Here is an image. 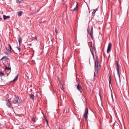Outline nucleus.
I'll return each instance as SVG.
<instances>
[{
	"label": "nucleus",
	"mask_w": 129,
	"mask_h": 129,
	"mask_svg": "<svg viewBox=\"0 0 129 129\" xmlns=\"http://www.w3.org/2000/svg\"><path fill=\"white\" fill-rule=\"evenodd\" d=\"M99 62L98 60V56H96L95 58V67L94 69L95 72L94 73V75H95V74H97L98 71L99 69V67L98 66Z\"/></svg>",
	"instance_id": "nucleus-1"
},
{
	"label": "nucleus",
	"mask_w": 129,
	"mask_h": 129,
	"mask_svg": "<svg viewBox=\"0 0 129 129\" xmlns=\"http://www.w3.org/2000/svg\"><path fill=\"white\" fill-rule=\"evenodd\" d=\"M93 27L91 26H89L88 29V31L89 34L90 35V38L92 39L93 38Z\"/></svg>",
	"instance_id": "nucleus-2"
},
{
	"label": "nucleus",
	"mask_w": 129,
	"mask_h": 129,
	"mask_svg": "<svg viewBox=\"0 0 129 129\" xmlns=\"http://www.w3.org/2000/svg\"><path fill=\"white\" fill-rule=\"evenodd\" d=\"M14 104H19L20 102V100L18 97H17L15 95L12 100Z\"/></svg>",
	"instance_id": "nucleus-3"
},
{
	"label": "nucleus",
	"mask_w": 129,
	"mask_h": 129,
	"mask_svg": "<svg viewBox=\"0 0 129 129\" xmlns=\"http://www.w3.org/2000/svg\"><path fill=\"white\" fill-rule=\"evenodd\" d=\"M91 44L90 47V50L91 52V54H92L93 57H94V55L93 54V51H95V49L94 48V47L93 44H92L91 42H90Z\"/></svg>",
	"instance_id": "nucleus-4"
},
{
	"label": "nucleus",
	"mask_w": 129,
	"mask_h": 129,
	"mask_svg": "<svg viewBox=\"0 0 129 129\" xmlns=\"http://www.w3.org/2000/svg\"><path fill=\"white\" fill-rule=\"evenodd\" d=\"M88 112V110L87 108L86 107L85 109V111L83 116V118L85 120L87 119V114Z\"/></svg>",
	"instance_id": "nucleus-5"
},
{
	"label": "nucleus",
	"mask_w": 129,
	"mask_h": 129,
	"mask_svg": "<svg viewBox=\"0 0 129 129\" xmlns=\"http://www.w3.org/2000/svg\"><path fill=\"white\" fill-rule=\"evenodd\" d=\"M116 70L118 74V75L119 76V81L120 82L121 80L120 79V74H119V66L118 62V61H116Z\"/></svg>",
	"instance_id": "nucleus-6"
},
{
	"label": "nucleus",
	"mask_w": 129,
	"mask_h": 129,
	"mask_svg": "<svg viewBox=\"0 0 129 129\" xmlns=\"http://www.w3.org/2000/svg\"><path fill=\"white\" fill-rule=\"evenodd\" d=\"M6 101L7 103V106L9 108H11L13 110V107H12L10 102V101L9 99H7L6 100Z\"/></svg>",
	"instance_id": "nucleus-7"
},
{
	"label": "nucleus",
	"mask_w": 129,
	"mask_h": 129,
	"mask_svg": "<svg viewBox=\"0 0 129 129\" xmlns=\"http://www.w3.org/2000/svg\"><path fill=\"white\" fill-rule=\"evenodd\" d=\"M112 47V45L110 43L108 44V46L107 48V52L108 53L110 51Z\"/></svg>",
	"instance_id": "nucleus-8"
},
{
	"label": "nucleus",
	"mask_w": 129,
	"mask_h": 129,
	"mask_svg": "<svg viewBox=\"0 0 129 129\" xmlns=\"http://www.w3.org/2000/svg\"><path fill=\"white\" fill-rule=\"evenodd\" d=\"M77 88L78 90L80 91L81 93H82V89L81 85L79 84L78 83L77 86Z\"/></svg>",
	"instance_id": "nucleus-9"
},
{
	"label": "nucleus",
	"mask_w": 129,
	"mask_h": 129,
	"mask_svg": "<svg viewBox=\"0 0 129 129\" xmlns=\"http://www.w3.org/2000/svg\"><path fill=\"white\" fill-rule=\"evenodd\" d=\"M18 41L19 43V46H20L21 45V44L22 43V39L20 37H19L18 38Z\"/></svg>",
	"instance_id": "nucleus-10"
},
{
	"label": "nucleus",
	"mask_w": 129,
	"mask_h": 129,
	"mask_svg": "<svg viewBox=\"0 0 129 129\" xmlns=\"http://www.w3.org/2000/svg\"><path fill=\"white\" fill-rule=\"evenodd\" d=\"M76 3L77 4V5L74 8V10H73V12H74L76 10H77L78 9V3L76 2Z\"/></svg>",
	"instance_id": "nucleus-11"
},
{
	"label": "nucleus",
	"mask_w": 129,
	"mask_h": 129,
	"mask_svg": "<svg viewBox=\"0 0 129 129\" xmlns=\"http://www.w3.org/2000/svg\"><path fill=\"white\" fill-rule=\"evenodd\" d=\"M3 17L4 19V20H6L7 18H10V16H6L5 15H3Z\"/></svg>",
	"instance_id": "nucleus-12"
},
{
	"label": "nucleus",
	"mask_w": 129,
	"mask_h": 129,
	"mask_svg": "<svg viewBox=\"0 0 129 129\" xmlns=\"http://www.w3.org/2000/svg\"><path fill=\"white\" fill-rule=\"evenodd\" d=\"M8 46H9V47L10 48V49L8 50V52L9 53H11V52L12 48H11V46L10 44H8Z\"/></svg>",
	"instance_id": "nucleus-13"
},
{
	"label": "nucleus",
	"mask_w": 129,
	"mask_h": 129,
	"mask_svg": "<svg viewBox=\"0 0 129 129\" xmlns=\"http://www.w3.org/2000/svg\"><path fill=\"white\" fill-rule=\"evenodd\" d=\"M29 95L30 96V98L32 100L34 99V95L32 94H29Z\"/></svg>",
	"instance_id": "nucleus-14"
},
{
	"label": "nucleus",
	"mask_w": 129,
	"mask_h": 129,
	"mask_svg": "<svg viewBox=\"0 0 129 129\" xmlns=\"http://www.w3.org/2000/svg\"><path fill=\"white\" fill-rule=\"evenodd\" d=\"M22 14V12L21 11H20L18 12V16H21Z\"/></svg>",
	"instance_id": "nucleus-15"
},
{
	"label": "nucleus",
	"mask_w": 129,
	"mask_h": 129,
	"mask_svg": "<svg viewBox=\"0 0 129 129\" xmlns=\"http://www.w3.org/2000/svg\"><path fill=\"white\" fill-rule=\"evenodd\" d=\"M5 70H10V71L9 72V73H10V71H11V68L10 67H8L7 66L6 67Z\"/></svg>",
	"instance_id": "nucleus-16"
},
{
	"label": "nucleus",
	"mask_w": 129,
	"mask_h": 129,
	"mask_svg": "<svg viewBox=\"0 0 129 129\" xmlns=\"http://www.w3.org/2000/svg\"><path fill=\"white\" fill-rule=\"evenodd\" d=\"M18 75H17V76H16V77L14 79L13 81V82H14V81H15L17 79V78H18Z\"/></svg>",
	"instance_id": "nucleus-17"
},
{
	"label": "nucleus",
	"mask_w": 129,
	"mask_h": 129,
	"mask_svg": "<svg viewBox=\"0 0 129 129\" xmlns=\"http://www.w3.org/2000/svg\"><path fill=\"white\" fill-rule=\"evenodd\" d=\"M0 74H1V76H3L4 75V73L2 71H1L0 72Z\"/></svg>",
	"instance_id": "nucleus-18"
},
{
	"label": "nucleus",
	"mask_w": 129,
	"mask_h": 129,
	"mask_svg": "<svg viewBox=\"0 0 129 129\" xmlns=\"http://www.w3.org/2000/svg\"><path fill=\"white\" fill-rule=\"evenodd\" d=\"M4 59H5L4 60L5 61L7 59V58L5 56H4L1 59V60H2Z\"/></svg>",
	"instance_id": "nucleus-19"
},
{
	"label": "nucleus",
	"mask_w": 129,
	"mask_h": 129,
	"mask_svg": "<svg viewBox=\"0 0 129 129\" xmlns=\"http://www.w3.org/2000/svg\"><path fill=\"white\" fill-rule=\"evenodd\" d=\"M97 10L96 9H95L92 12V14H94L97 11Z\"/></svg>",
	"instance_id": "nucleus-20"
},
{
	"label": "nucleus",
	"mask_w": 129,
	"mask_h": 129,
	"mask_svg": "<svg viewBox=\"0 0 129 129\" xmlns=\"http://www.w3.org/2000/svg\"><path fill=\"white\" fill-rule=\"evenodd\" d=\"M32 121L34 122H36V120L35 118L34 117H33L32 118Z\"/></svg>",
	"instance_id": "nucleus-21"
},
{
	"label": "nucleus",
	"mask_w": 129,
	"mask_h": 129,
	"mask_svg": "<svg viewBox=\"0 0 129 129\" xmlns=\"http://www.w3.org/2000/svg\"><path fill=\"white\" fill-rule=\"evenodd\" d=\"M16 2L19 4H20L21 3V1L19 0H16Z\"/></svg>",
	"instance_id": "nucleus-22"
},
{
	"label": "nucleus",
	"mask_w": 129,
	"mask_h": 129,
	"mask_svg": "<svg viewBox=\"0 0 129 129\" xmlns=\"http://www.w3.org/2000/svg\"><path fill=\"white\" fill-rule=\"evenodd\" d=\"M16 48L18 49L19 52H20V47H16Z\"/></svg>",
	"instance_id": "nucleus-23"
},
{
	"label": "nucleus",
	"mask_w": 129,
	"mask_h": 129,
	"mask_svg": "<svg viewBox=\"0 0 129 129\" xmlns=\"http://www.w3.org/2000/svg\"><path fill=\"white\" fill-rule=\"evenodd\" d=\"M55 31L56 33V34H57L58 33L57 30V28H56V29H55Z\"/></svg>",
	"instance_id": "nucleus-24"
},
{
	"label": "nucleus",
	"mask_w": 129,
	"mask_h": 129,
	"mask_svg": "<svg viewBox=\"0 0 129 129\" xmlns=\"http://www.w3.org/2000/svg\"><path fill=\"white\" fill-rule=\"evenodd\" d=\"M60 87H61V89L62 90H63V87L62 86H61V85H60Z\"/></svg>",
	"instance_id": "nucleus-25"
},
{
	"label": "nucleus",
	"mask_w": 129,
	"mask_h": 129,
	"mask_svg": "<svg viewBox=\"0 0 129 129\" xmlns=\"http://www.w3.org/2000/svg\"><path fill=\"white\" fill-rule=\"evenodd\" d=\"M35 39L36 40H37V37L36 36L35 37Z\"/></svg>",
	"instance_id": "nucleus-26"
},
{
	"label": "nucleus",
	"mask_w": 129,
	"mask_h": 129,
	"mask_svg": "<svg viewBox=\"0 0 129 129\" xmlns=\"http://www.w3.org/2000/svg\"><path fill=\"white\" fill-rule=\"evenodd\" d=\"M46 121H47V124H48V122L47 120H46Z\"/></svg>",
	"instance_id": "nucleus-27"
},
{
	"label": "nucleus",
	"mask_w": 129,
	"mask_h": 129,
	"mask_svg": "<svg viewBox=\"0 0 129 129\" xmlns=\"http://www.w3.org/2000/svg\"><path fill=\"white\" fill-rule=\"evenodd\" d=\"M99 95H100V97H101V95H100V93H99Z\"/></svg>",
	"instance_id": "nucleus-28"
},
{
	"label": "nucleus",
	"mask_w": 129,
	"mask_h": 129,
	"mask_svg": "<svg viewBox=\"0 0 129 129\" xmlns=\"http://www.w3.org/2000/svg\"><path fill=\"white\" fill-rule=\"evenodd\" d=\"M112 99H113V96H112Z\"/></svg>",
	"instance_id": "nucleus-29"
},
{
	"label": "nucleus",
	"mask_w": 129,
	"mask_h": 129,
	"mask_svg": "<svg viewBox=\"0 0 129 129\" xmlns=\"http://www.w3.org/2000/svg\"><path fill=\"white\" fill-rule=\"evenodd\" d=\"M58 129H61V128L60 127H59V128H58Z\"/></svg>",
	"instance_id": "nucleus-30"
},
{
	"label": "nucleus",
	"mask_w": 129,
	"mask_h": 129,
	"mask_svg": "<svg viewBox=\"0 0 129 129\" xmlns=\"http://www.w3.org/2000/svg\"><path fill=\"white\" fill-rule=\"evenodd\" d=\"M19 129H22V128H20Z\"/></svg>",
	"instance_id": "nucleus-31"
},
{
	"label": "nucleus",
	"mask_w": 129,
	"mask_h": 129,
	"mask_svg": "<svg viewBox=\"0 0 129 129\" xmlns=\"http://www.w3.org/2000/svg\"><path fill=\"white\" fill-rule=\"evenodd\" d=\"M111 79H110V81H109V82H110V81Z\"/></svg>",
	"instance_id": "nucleus-32"
}]
</instances>
